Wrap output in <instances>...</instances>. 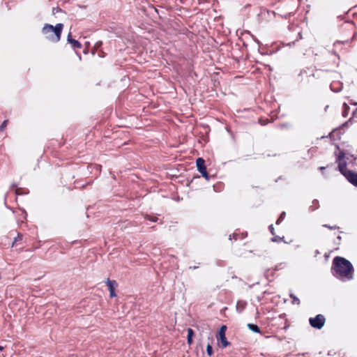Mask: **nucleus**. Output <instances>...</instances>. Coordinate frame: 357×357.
I'll return each instance as SVG.
<instances>
[{"mask_svg":"<svg viewBox=\"0 0 357 357\" xmlns=\"http://www.w3.org/2000/svg\"><path fill=\"white\" fill-rule=\"evenodd\" d=\"M144 218L149 220V221H151V222H157L158 220V218L157 217H155V216H151L150 215H146L144 216Z\"/></svg>","mask_w":357,"mask_h":357,"instance_id":"4468645a","label":"nucleus"},{"mask_svg":"<svg viewBox=\"0 0 357 357\" xmlns=\"http://www.w3.org/2000/svg\"><path fill=\"white\" fill-rule=\"evenodd\" d=\"M15 193L16 195H22V194H25L26 193V192H24V190L23 188H16L15 189Z\"/></svg>","mask_w":357,"mask_h":357,"instance_id":"f3484780","label":"nucleus"},{"mask_svg":"<svg viewBox=\"0 0 357 357\" xmlns=\"http://www.w3.org/2000/svg\"><path fill=\"white\" fill-rule=\"evenodd\" d=\"M107 286L109 291V296L111 298L116 297V294L115 292V289L117 287L118 284L115 280H111L109 278L107 279L106 281Z\"/></svg>","mask_w":357,"mask_h":357,"instance_id":"423d86ee","label":"nucleus"},{"mask_svg":"<svg viewBox=\"0 0 357 357\" xmlns=\"http://www.w3.org/2000/svg\"><path fill=\"white\" fill-rule=\"evenodd\" d=\"M279 238H280L278 236H274L272 240L273 241H278Z\"/></svg>","mask_w":357,"mask_h":357,"instance_id":"393cba45","label":"nucleus"},{"mask_svg":"<svg viewBox=\"0 0 357 357\" xmlns=\"http://www.w3.org/2000/svg\"><path fill=\"white\" fill-rule=\"evenodd\" d=\"M99 56L100 57H104L105 56V53L102 50H100V52H99Z\"/></svg>","mask_w":357,"mask_h":357,"instance_id":"b1692460","label":"nucleus"},{"mask_svg":"<svg viewBox=\"0 0 357 357\" xmlns=\"http://www.w3.org/2000/svg\"><path fill=\"white\" fill-rule=\"evenodd\" d=\"M194 331L192 328H188V337H193Z\"/></svg>","mask_w":357,"mask_h":357,"instance_id":"aec40b11","label":"nucleus"},{"mask_svg":"<svg viewBox=\"0 0 357 357\" xmlns=\"http://www.w3.org/2000/svg\"><path fill=\"white\" fill-rule=\"evenodd\" d=\"M187 342L188 344H192V337H187Z\"/></svg>","mask_w":357,"mask_h":357,"instance_id":"5701e85b","label":"nucleus"},{"mask_svg":"<svg viewBox=\"0 0 357 357\" xmlns=\"http://www.w3.org/2000/svg\"><path fill=\"white\" fill-rule=\"evenodd\" d=\"M8 121L4 120L2 124L0 126V132H2L7 126Z\"/></svg>","mask_w":357,"mask_h":357,"instance_id":"a211bd4d","label":"nucleus"},{"mask_svg":"<svg viewBox=\"0 0 357 357\" xmlns=\"http://www.w3.org/2000/svg\"><path fill=\"white\" fill-rule=\"evenodd\" d=\"M67 41L73 49H81L82 47V44L78 40L72 38V33L70 32L68 34Z\"/></svg>","mask_w":357,"mask_h":357,"instance_id":"0eeeda50","label":"nucleus"},{"mask_svg":"<svg viewBox=\"0 0 357 357\" xmlns=\"http://www.w3.org/2000/svg\"><path fill=\"white\" fill-rule=\"evenodd\" d=\"M300 77H303V73H301L300 75H299Z\"/></svg>","mask_w":357,"mask_h":357,"instance_id":"cd10ccee","label":"nucleus"},{"mask_svg":"<svg viewBox=\"0 0 357 357\" xmlns=\"http://www.w3.org/2000/svg\"><path fill=\"white\" fill-rule=\"evenodd\" d=\"M285 215H286L285 212H282L281 213V215H280V217L278 218V219L276 221L277 225H279L283 220V219L285 217Z\"/></svg>","mask_w":357,"mask_h":357,"instance_id":"dca6fc26","label":"nucleus"},{"mask_svg":"<svg viewBox=\"0 0 357 357\" xmlns=\"http://www.w3.org/2000/svg\"><path fill=\"white\" fill-rule=\"evenodd\" d=\"M248 328L256 333H261V330L258 326L254 324H248Z\"/></svg>","mask_w":357,"mask_h":357,"instance_id":"9d476101","label":"nucleus"},{"mask_svg":"<svg viewBox=\"0 0 357 357\" xmlns=\"http://www.w3.org/2000/svg\"><path fill=\"white\" fill-rule=\"evenodd\" d=\"M88 53V48H85V50H84V54H87Z\"/></svg>","mask_w":357,"mask_h":357,"instance_id":"bb28decb","label":"nucleus"},{"mask_svg":"<svg viewBox=\"0 0 357 357\" xmlns=\"http://www.w3.org/2000/svg\"><path fill=\"white\" fill-rule=\"evenodd\" d=\"M290 296L292 298L294 303H296L297 304H299L300 301L295 296L291 294Z\"/></svg>","mask_w":357,"mask_h":357,"instance_id":"412c9836","label":"nucleus"},{"mask_svg":"<svg viewBox=\"0 0 357 357\" xmlns=\"http://www.w3.org/2000/svg\"><path fill=\"white\" fill-rule=\"evenodd\" d=\"M332 269L334 275L341 279L351 280L353 278L354 268L351 263L341 257H335L333 261Z\"/></svg>","mask_w":357,"mask_h":357,"instance_id":"f257e3e1","label":"nucleus"},{"mask_svg":"<svg viewBox=\"0 0 357 357\" xmlns=\"http://www.w3.org/2000/svg\"><path fill=\"white\" fill-rule=\"evenodd\" d=\"M344 153L343 152H340L337 157V162H340L344 161L343 160L344 158Z\"/></svg>","mask_w":357,"mask_h":357,"instance_id":"2eb2a0df","label":"nucleus"},{"mask_svg":"<svg viewBox=\"0 0 357 357\" xmlns=\"http://www.w3.org/2000/svg\"><path fill=\"white\" fill-rule=\"evenodd\" d=\"M102 45V42L99 40V41H97L93 47L92 48V50H91V53L92 54H95L96 52L99 50V48L101 47V45Z\"/></svg>","mask_w":357,"mask_h":357,"instance_id":"f8f14e48","label":"nucleus"},{"mask_svg":"<svg viewBox=\"0 0 357 357\" xmlns=\"http://www.w3.org/2000/svg\"><path fill=\"white\" fill-rule=\"evenodd\" d=\"M226 331H227V326L225 325H222L218 334L216 335V339L218 341V344L220 347L224 349L227 347L229 346L231 344L230 342H229L227 340L226 337Z\"/></svg>","mask_w":357,"mask_h":357,"instance_id":"7ed1b4c3","label":"nucleus"},{"mask_svg":"<svg viewBox=\"0 0 357 357\" xmlns=\"http://www.w3.org/2000/svg\"><path fill=\"white\" fill-rule=\"evenodd\" d=\"M347 162L342 161V162H339L338 166H337L338 170L340 172V173L342 175H344V177H346V175H347V172H351V170H349L347 168Z\"/></svg>","mask_w":357,"mask_h":357,"instance_id":"6e6552de","label":"nucleus"},{"mask_svg":"<svg viewBox=\"0 0 357 357\" xmlns=\"http://www.w3.org/2000/svg\"><path fill=\"white\" fill-rule=\"evenodd\" d=\"M269 230L273 235H275V231H274L275 229H274L273 225L269 226Z\"/></svg>","mask_w":357,"mask_h":357,"instance_id":"4be33fe9","label":"nucleus"},{"mask_svg":"<svg viewBox=\"0 0 357 357\" xmlns=\"http://www.w3.org/2000/svg\"><path fill=\"white\" fill-rule=\"evenodd\" d=\"M324 169H325V167H320V169H321V170H324Z\"/></svg>","mask_w":357,"mask_h":357,"instance_id":"c85d7f7f","label":"nucleus"},{"mask_svg":"<svg viewBox=\"0 0 357 357\" xmlns=\"http://www.w3.org/2000/svg\"><path fill=\"white\" fill-rule=\"evenodd\" d=\"M206 353L209 356H211L213 354V348L210 343L206 346Z\"/></svg>","mask_w":357,"mask_h":357,"instance_id":"ddd939ff","label":"nucleus"},{"mask_svg":"<svg viewBox=\"0 0 357 357\" xmlns=\"http://www.w3.org/2000/svg\"><path fill=\"white\" fill-rule=\"evenodd\" d=\"M351 184L355 186H357V173L351 171V172H347V175L345 177Z\"/></svg>","mask_w":357,"mask_h":357,"instance_id":"1a4fd4ad","label":"nucleus"},{"mask_svg":"<svg viewBox=\"0 0 357 357\" xmlns=\"http://www.w3.org/2000/svg\"><path fill=\"white\" fill-rule=\"evenodd\" d=\"M63 24H56L55 26L45 24L42 29V33L45 38L52 43H58L61 40Z\"/></svg>","mask_w":357,"mask_h":357,"instance_id":"f03ea898","label":"nucleus"},{"mask_svg":"<svg viewBox=\"0 0 357 357\" xmlns=\"http://www.w3.org/2000/svg\"><path fill=\"white\" fill-rule=\"evenodd\" d=\"M3 347L0 346V351H2L3 350Z\"/></svg>","mask_w":357,"mask_h":357,"instance_id":"c756f323","label":"nucleus"},{"mask_svg":"<svg viewBox=\"0 0 357 357\" xmlns=\"http://www.w3.org/2000/svg\"><path fill=\"white\" fill-rule=\"evenodd\" d=\"M196 165L198 171L206 180L209 179L208 174L206 171V167L205 166V160L202 158H199L196 160Z\"/></svg>","mask_w":357,"mask_h":357,"instance_id":"39448f33","label":"nucleus"},{"mask_svg":"<svg viewBox=\"0 0 357 357\" xmlns=\"http://www.w3.org/2000/svg\"><path fill=\"white\" fill-rule=\"evenodd\" d=\"M309 322L312 327L321 329L325 324L326 319L323 314H319L314 317H310Z\"/></svg>","mask_w":357,"mask_h":357,"instance_id":"20e7f679","label":"nucleus"},{"mask_svg":"<svg viewBox=\"0 0 357 357\" xmlns=\"http://www.w3.org/2000/svg\"><path fill=\"white\" fill-rule=\"evenodd\" d=\"M85 45H86V48H89V47L90 46V43H89V42H86V43H85Z\"/></svg>","mask_w":357,"mask_h":357,"instance_id":"a878e982","label":"nucleus"},{"mask_svg":"<svg viewBox=\"0 0 357 357\" xmlns=\"http://www.w3.org/2000/svg\"><path fill=\"white\" fill-rule=\"evenodd\" d=\"M323 226L325 227L328 228L329 229H339V227H337V225L330 226V225H324Z\"/></svg>","mask_w":357,"mask_h":357,"instance_id":"6ab92c4d","label":"nucleus"},{"mask_svg":"<svg viewBox=\"0 0 357 357\" xmlns=\"http://www.w3.org/2000/svg\"><path fill=\"white\" fill-rule=\"evenodd\" d=\"M79 60H81V59H82V56L80 54L79 55Z\"/></svg>","mask_w":357,"mask_h":357,"instance_id":"7c9ffc66","label":"nucleus"},{"mask_svg":"<svg viewBox=\"0 0 357 357\" xmlns=\"http://www.w3.org/2000/svg\"><path fill=\"white\" fill-rule=\"evenodd\" d=\"M23 239V235L22 234L18 233L17 237L15 238L14 241L12 243V247L17 245L20 242H21Z\"/></svg>","mask_w":357,"mask_h":357,"instance_id":"9b49d317","label":"nucleus"}]
</instances>
